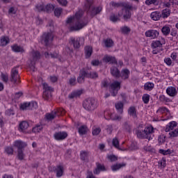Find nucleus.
<instances>
[{"label": "nucleus", "instance_id": "1", "mask_svg": "<svg viewBox=\"0 0 178 178\" xmlns=\"http://www.w3.org/2000/svg\"><path fill=\"white\" fill-rule=\"evenodd\" d=\"M94 0H86L85 3V9L86 10H88V13H89L92 17H94V16L98 15V13H100L101 10H102V8L101 7L95 8L92 6Z\"/></svg>", "mask_w": 178, "mask_h": 178}, {"label": "nucleus", "instance_id": "2", "mask_svg": "<svg viewBox=\"0 0 178 178\" xmlns=\"http://www.w3.org/2000/svg\"><path fill=\"white\" fill-rule=\"evenodd\" d=\"M154 133V127L150 126L146 127L144 130L136 131V135L138 138H143L147 140H151V134Z\"/></svg>", "mask_w": 178, "mask_h": 178}, {"label": "nucleus", "instance_id": "3", "mask_svg": "<svg viewBox=\"0 0 178 178\" xmlns=\"http://www.w3.org/2000/svg\"><path fill=\"white\" fill-rule=\"evenodd\" d=\"M83 106L86 111H95L97 108V100L93 98H88L84 100Z\"/></svg>", "mask_w": 178, "mask_h": 178}, {"label": "nucleus", "instance_id": "4", "mask_svg": "<svg viewBox=\"0 0 178 178\" xmlns=\"http://www.w3.org/2000/svg\"><path fill=\"white\" fill-rule=\"evenodd\" d=\"M54 33L52 32H46L44 33L41 37V42L44 44L45 47H48L54 41Z\"/></svg>", "mask_w": 178, "mask_h": 178}, {"label": "nucleus", "instance_id": "5", "mask_svg": "<svg viewBox=\"0 0 178 178\" xmlns=\"http://www.w3.org/2000/svg\"><path fill=\"white\" fill-rule=\"evenodd\" d=\"M66 111L63 108H58L51 111L50 113H47L45 118L47 120H54L56 116H62V115H65Z\"/></svg>", "mask_w": 178, "mask_h": 178}, {"label": "nucleus", "instance_id": "6", "mask_svg": "<svg viewBox=\"0 0 178 178\" xmlns=\"http://www.w3.org/2000/svg\"><path fill=\"white\" fill-rule=\"evenodd\" d=\"M19 66L15 67L11 70L10 81L13 84H19L20 83V75H19V70L17 68Z\"/></svg>", "mask_w": 178, "mask_h": 178}, {"label": "nucleus", "instance_id": "7", "mask_svg": "<svg viewBox=\"0 0 178 178\" xmlns=\"http://www.w3.org/2000/svg\"><path fill=\"white\" fill-rule=\"evenodd\" d=\"M42 87L44 90L42 97L44 99L47 101V99H49L52 97L51 93L54 92V88L47 83H43Z\"/></svg>", "mask_w": 178, "mask_h": 178}, {"label": "nucleus", "instance_id": "8", "mask_svg": "<svg viewBox=\"0 0 178 178\" xmlns=\"http://www.w3.org/2000/svg\"><path fill=\"white\" fill-rule=\"evenodd\" d=\"M88 24V19H84V20L78 21L75 25L70 26V31H79L83 27H86Z\"/></svg>", "mask_w": 178, "mask_h": 178}, {"label": "nucleus", "instance_id": "9", "mask_svg": "<svg viewBox=\"0 0 178 178\" xmlns=\"http://www.w3.org/2000/svg\"><path fill=\"white\" fill-rule=\"evenodd\" d=\"M49 171L54 172L56 177H62L63 176V166L62 165L49 167Z\"/></svg>", "mask_w": 178, "mask_h": 178}, {"label": "nucleus", "instance_id": "10", "mask_svg": "<svg viewBox=\"0 0 178 178\" xmlns=\"http://www.w3.org/2000/svg\"><path fill=\"white\" fill-rule=\"evenodd\" d=\"M40 59H41V54H40V51L33 50L31 52V62L33 63V65H35V62L40 60Z\"/></svg>", "mask_w": 178, "mask_h": 178}, {"label": "nucleus", "instance_id": "11", "mask_svg": "<svg viewBox=\"0 0 178 178\" xmlns=\"http://www.w3.org/2000/svg\"><path fill=\"white\" fill-rule=\"evenodd\" d=\"M122 16H123L124 20L127 22V20L131 18V13L129 10H124V8H122V13H118V17H122Z\"/></svg>", "mask_w": 178, "mask_h": 178}, {"label": "nucleus", "instance_id": "12", "mask_svg": "<svg viewBox=\"0 0 178 178\" xmlns=\"http://www.w3.org/2000/svg\"><path fill=\"white\" fill-rule=\"evenodd\" d=\"M86 74H87V71H86L85 69H82L80 70L79 76L77 78V82L79 84H83V83H84L85 79L86 77H87Z\"/></svg>", "mask_w": 178, "mask_h": 178}, {"label": "nucleus", "instance_id": "13", "mask_svg": "<svg viewBox=\"0 0 178 178\" xmlns=\"http://www.w3.org/2000/svg\"><path fill=\"white\" fill-rule=\"evenodd\" d=\"M103 62H105L106 63H110L112 65H118V60H116V58L112 56H104V57L103 58Z\"/></svg>", "mask_w": 178, "mask_h": 178}, {"label": "nucleus", "instance_id": "14", "mask_svg": "<svg viewBox=\"0 0 178 178\" xmlns=\"http://www.w3.org/2000/svg\"><path fill=\"white\" fill-rule=\"evenodd\" d=\"M14 147L17 148V151H22L23 148H26V147H27V143L22 140H15L14 142Z\"/></svg>", "mask_w": 178, "mask_h": 178}, {"label": "nucleus", "instance_id": "15", "mask_svg": "<svg viewBox=\"0 0 178 178\" xmlns=\"http://www.w3.org/2000/svg\"><path fill=\"white\" fill-rule=\"evenodd\" d=\"M54 137L55 140H57L58 141L60 140H65V138L67 137V133L65 131L56 132L54 135Z\"/></svg>", "mask_w": 178, "mask_h": 178}, {"label": "nucleus", "instance_id": "16", "mask_svg": "<svg viewBox=\"0 0 178 178\" xmlns=\"http://www.w3.org/2000/svg\"><path fill=\"white\" fill-rule=\"evenodd\" d=\"M81 38H78L75 39L74 38H71L70 40V44H72L75 49H79L80 48V41Z\"/></svg>", "mask_w": 178, "mask_h": 178}, {"label": "nucleus", "instance_id": "17", "mask_svg": "<svg viewBox=\"0 0 178 178\" xmlns=\"http://www.w3.org/2000/svg\"><path fill=\"white\" fill-rule=\"evenodd\" d=\"M145 35L147 37H150L151 38H158L159 36V32L156 30H149L145 32Z\"/></svg>", "mask_w": 178, "mask_h": 178}, {"label": "nucleus", "instance_id": "18", "mask_svg": "<svg viewBox=\"0 0 178 178\" xmlns=\"http://www.w3.org/2000/svg\"><path fill=\"white\" fill-rule=\"evenodd\" d=\"M29 122H27V121H22L19 123V131H22V133H27L26 130L29 129Z\"/></svg>", "mask_w": 178, "mask_h": 178}, {"label": "nucleus", "instance_id": "19", "mask_svg": "<svg viewBox=\"0 0 178 178\" xmlns=\"http://www.w3.org/2000/svg\"><path fill=\"white\" fill-rule=\"evenodd\" d=\"M111 73L112 76L116 79H119V77H120V71H119V69L116 67L113 66L111 67Z\"/></svg>", "mask_w": 178, "mask_h": 178}, {"label": "nucleus", "instance_id": "20", "mask_svg": "<svg viewBox=\"0 0 178 178\" xmlns=\"http://www.w3.org/2000/svg\"><path fill=\"white\" fill-rule=\"evenodd\" d=\"M84 49L86 58L88 59V58H91V56L92 55V47L86 46Z\"/></svg>", "mask_w": 178, "mask_h": 178}, {"label": "nucleus", "instance_id": "21", "mask_svg": "<svg viewBox=\"0 0 178 178\" xmlns=\"http://www.w3.org/2000/svg\"><path fill=\"white\" fill-rule=\"evenodd\" d=\"M128 113L134 119H137V110H136V107L131 106L128 110Z\"/></svg>", "mask_w": 178, "mask_h": 178}, {"label": "nucleus", "instance_id": "22", "mask_svg": "<svg viewBox=\"0 0 178 178\" xmlns=\"http://www.w3.org/2000/svg\"><path fill=\"white\" fill-rule=\"evenodd\" d=\"M130 76V71L128 69H124L121 71L120 77H122L124 80H127Z\"/></svg>", "mask_w": 178, "mask_h": 178}, {"label": "nucleus", "instance_id": "23", "mask_svg": "<svg viewBox=\"0 0 178 178\" xmlns=\"http://www.w3.org/2000/svg\"><path fill=\"white\" fill-rule=\"evenodd\" d=\"M124 106V104H123V102H118L115 103V109L118 111V113L122 115L123 113V107Z\"/></svg>", "mask_w": 178, "mask_h": 178}, {"label": "nucleus", "instance_id": "24", "mask_svg": "<svg viewBox=\"0 0 178 178\" xmlns=\"http://www.w3.org/2000/svg\"><path fill=\"white\" fill-rule=\"evenodd\" d=\"M166 92L168 95H170V97H175L177 94V91L174 87L168 88L166 90Z\"/></svg>", "mask_w": 178, "mask_h": 178}, {"label": "nucleus", "instance_id": "25", "mask_svg": "<svg viewBox=\"0 0 178 178\" xmlns=\"http://www.w3.org/2000/svg\"><path fill=\"white\" fill-rule=\"evenodd\" d=\"M161 13H159L158 11H155L151 13L150 17L152 19V20H159L161 19Z\"/></svg>", "mask_w": 178, "mask_h": 178}, {"label": "nucleus", "instance_id": "26", "mask_svg": "<svg viewBox=\"0 0 178 178\" xmlns=\"http://www.w3.org/2000/svg\"><path fill=\"white\" fill-rule=\"evenodd\" d=\"M81 161L88 162V152L81 151L80 154Z\"/></svg>", "mask_w": 178, "mask_h": 178}, {"label": "nucleus", "instance_id": "27", "mask_svg": "<svg viewBox=\"0 0 178 178\" xmlns=\"http://www.w3.org/2000/svg\"><path fill=\"white\" fill-rule=\"evenodd\" d=\"M124 166H126L125 163H117L115 165H113L111 167V169L113 172H116V170H119V169H121V168H124Z\"/></svg>", "mask_w": 178, "mask_h": 178}, {"label": "nucleus", "instance_id": "28", "mask_svg": "<svg viewBox=\"0 0 178 178\" xmlns=\"http://www.w3.org/2000/svg\"><path fill=\"white\" fill-rule=\"evenodd\" d=\"M81 94H83V92H81V90L74 92L68 95V98L70 99H73L74 98H77L78 97H80Z\"/></svg>", "mask_w": 178, "mask_h": 178}, {"label": "nucleus", "instance_id": "29", "mask_svg": "<svg viewBox=\"0 0 178 178\" xmlns=\"http://www.w3.org/2000/svg\"><path fill=\"white\" fill-rule=\"evenodd\" d=\"M111 90H120V82L115 81L110 85Z\"/></svg>", "mask_w": 178, "mask_h": 178}, {"label": "nucleus", "instance_id": "30", "mask_svg": "<svg viewBox=\"0 0 178 178\" xmlns=\"http://www.w3.org/2000/svg\"><path fill=\"white\" fill-rule=\"evenodd\" d=\"M11 48L14 52H24V49L17 44L13 45Z\"/></svg>", "mask_w": 178, "mask_h": 178}, {"label": "nucleus", "instance_id": "31", "mask_svg": "<svg viewBox=\"0 0 178 178\" xmlns=\"http://www.w3.org/2000/svg\"><path fill=\"white\" fill-rule=\"evenodd\" d=\"M151 46L154 49H156V48H162V43L159 40H156L152 42Z\"/></svg>", "mask_w": 178, "mask_h": 178}, {"label": "nucleus", "instance_id": "32", "mask_svg": "<svg viewBox=\"0 0 178 178\" xmlns=\"http://www.w3.org/2000/svg\"><path fill=\"white\" fill-rule=\"evenodd\" d=\"M86 77H88V79H97L98 74L94 72H86Z\"/></svg>", "mask_w": 178, "mask_h": 178}, {"label": "nucleus", "instance_id": "33", "mask_svg": "<svg viewBox=\"0 0 178 178\" xmlns=\"http://www.w3.org/2000/svg\"><path fill=\"white\" fill-rule=\"evenodd\" d=\"M121 8H124V10H133V6L127 3H122Z\"/></svg>", "mask_w": 178, "mask_h": 178}, {"label": "nucleus", "instance_id": "34", "mask_svg": "<svg viewBox=\"0 0 178 178\" xmlns=\"http://www.w3.org/2000/svg\"><path fill=\"white\" fill-rule=\"evenodd\" d=\"M169 138H175V137L178 136V129H175V130L172 129V131L169 132Z\"/></svg>", "mask_w": 178, "mask_h": 178}, {"label": "nucleus", "instance_id": "35", "mask_svg": "<svg viewBox=\"0 0 178 178\" xmlns=\"http://www.w3.org/2000/svg\"><path fill=\"white\" fill-rule=\"evenodd\" d=\"M79 133L81 136L87 134V127L82 125L79 128Z\"/></svg>", "mask_w": 178, "mask_h": 178}, {"label": "nucleus", "instance_id": "36", "mask_svg": "<svg viewBox=\"0 0 178 178\" xmlns=\"http://www.w3.org/2000/svg\"><path fill=\"white\" fill-rule=\"evenodd\" d=\"M104 44L106 48H111L113 46V40L112 39H106L104 41Z\"/></svg>", "mask_w": 178, "mask_h": 178}, {"label": "nucleus", "instance_id": "37", "mask_svg": "<svg viewBox=\"0 0 178 178\" xmlns=\"http://www.w3.org/2000/svg\"><path fill=\"white\" fill-rule=\"evenodd\" d=\"M9 43L8 38L3 37L0 39V47H5V45Z\"/></svg>", "mask_w": 178, "mask_h": 178}, {"label": "nucleus", "instance_id": "38", "mask_svg": "<svg viewBox=\"0 0 178 178\" xmlns=\"http://www.w3.org/2000/svg\"><path fill=\"white\" fill-rule=\"evenodd\" d=\"M1 79L3 83H8L9 81V75L7 73H1Z\"/></svg>", "mask_w": 178, "mask_h": 178}, {"label": "nucleus", "instance_id": "39", "mask_svg": "<svg viewBox=\"0 0 178 178\" xmlns=\"http://www.w3.org/2000/svg\"><path fill=\"white\" fill-rule=\"evenodd\" d=\"M154 85L153 83H145V86H144V88L145 90H149V91H151V90H152V88H154Z\"/></svg>", "mask_w": 178, "mask_h": 178}, {"label": "nucleus", "instance_id": "40", "mask_svg": "<svg viewBox=\"0 0 178 178\" xmlns=\"http://www.w3.org/2000/svg\"><path fill=\"white\" fill-rule=\"evenodd\" d=\"M161 31L164 35H169V33H170V28H169V26H163Z\"/></svg>", "mask_w": 178, "mask_h": 178}, {"label": "nucleus", "instance_id": "41", "mask_svg": "<svg viewBox=\"0 0 178 178\" xmlns=\"http://www.w3.org/2000/svg\"><path fill=\"white\" fill-rule=\"evenodd\" d=\"M29 104V111H33V109H37L38 104L35 102H31Z\"/></svg>", "mask_w": 178, "mask_h": 178}, {"label": "nucleus", "instance_id": "42", "mask_svg": "<svg viewBox=\"0 0 178 178\" xmlns=\"http://www.w3.org/2000/svg\"><path fill=\"white\" fill-rule=\"evenodd\" d=\"M123 127L126 131H128V133H130L131 131V126L130 124L127 122H125L123 124Z\"/></svg>", "mask_w": 178, "mask_h": 178}, {"label": "nucleus", "instance_id": "43", "mask_svg": "<svg viewBox=\"0 0 178 178\" xmlns=\"http://www.w3.org/2000/svg\"><path fill=\"white\" fill-rule=\"evenodd\" d=\"M20 109L22 111H30V106L29 103H24L21 104Z\"/></svg>", "mask_w": 178, "mask_h": 178}, {"label": "nucleus", "instance_id": "44", "mask_svg": "<svg viewBox=\"0 0 178 178\" xmlns=\"http://www.w3.org/2000/svg\"><path fill=\"white\" fill-rule=\"evenodd\" d=\"M162 16L163 18L169 17V16H170V10H169V9L163 10Z\"/></svg>", "mask_w": 178, "mask_h": 178}, {"label": "nucleus", "instance_id": "45", "mask_svg": "<svg viewBox=\"0 0 178 178\" xmlns=\"http://www.w3.org/2000/svg\"><path fill=\"white\" fill-rule=\"evenodd\" d=\"M17 158L19 161H23L24 159V153L23 150H17Z\"/></svg>", "mask_w": 178, "mask_h": 178}, {"label": "nucleus", "instance_id": "46", "mask_svg": "<svg viewBox=\"0 0 178 178\" xmlns=\"http://www.w3.org/2000/svg\"><path fill=\"white\" fill-rule=\"evenodd\" d=\"M55 7L54 6V5L51 4H47L45 7H44V10H46V12H47V13H49L51 11L54 10V8Z\"/></svg>", "mask_w": 178, "mask_h": 178}, {"label": "nucleus", "instance_id": "47", "mask_svg": "<svg viewBox=\"0 0 178 178\" xmlns=\"http://www.w3.org/2000/svg\"><path fill=\"white\" fill-rule=\"evenodd\" d=\"M35 8L38 12H45V6H44L43 4H38Z\"/></svg>", "mask_w": 178, "mask_h": 178}, {"label": "nucleus", "instance_id": "48", "mask_svg": "<svg viewBox=\"0 0 178 178\" xmlns=\"http://www.w3.org/2000/svg\"><path fill=\"white\" fill-rule=\"evenodd\" d=\"M42 130V125H38L33 128L32 131L33 133H40Z\"/></svg>", "mask_w": 178, "mask_h": 178}, {"label": "nucleus", "instance_id": "49", "mask_svg": "<svg viewBox=\"0 0 178 178\" xmlns=\"http://www.w3.org/2000/svg\"><path fill=\"white\" fill-rule=\"evenodd\" d=\"M121 31L122 34H129V33L131 31V29H130V28H129L128 26H124L121 28Z\"/></svg>", "mask_w": 178, "mask_h": 178}, {"label": "nucleus", "instance_id": "50", "mask_svg": "<svg viewBox=\"0 0 178 178\" xmlns=\"http://www.w3.org/2000/svg\"><path fill=\"white\" fill-rule=\"evenodd\" d=\"M142 99L144 104H148V102H149V95L148 94L143 95Z\"/></svg>", "mask_w": 178, "mask_h": 178}, {"label": "nucleus", "instance_id": "51", "mask_svg": "<svg viewBox=\"0 0 178 178\" xmlns=\"http://www.w3.org/2000/svg\"><path fill=\"white\" fill-rule=\"evenodd\" d=\"M63 12V9L59 8H56L54 10V15L56 16V17H59L60 16L61 13Z\"/></svg>", "mask_w": 178, "mask_h": 178}, {"label": "nucleus", "instance_id": "52", "mask_svg": "<svg viewBox=\"0 0 178 178\" xmlns=\"http://www.w3.org/2000/svg\"><path fill=\"white\" fill-rule=\"evenodd\" d=\"M5 152H6L8 155H13V148L11 147H6L5 148Z\"/></svg>", "mask_w": 178, "mask_h": 178}, {"label": "nucleus", "instance_id": "53", "mask_svg": "<svg viewBox=\"0 0 178 178\" xmlns=\"http://www.w3.org/2000/svg\"><path fill=\"white\" fill-rule=\"evenodd\" d=\"M159 153L162 154L163 155H170V154H172V152L169 149L167 150L160 149Z\"/></svg>", "mask_w": 178, "mask_h": 178}, {"label": "nucleus", "instance_id": "54", "mask_svg": "<svg viewBox=\"0 0 178 178\" xmlns=\"http://www.w3.org/2000/svg\"><path fill=\"white\" fill-rule=\"evenodd\" d=\"M92 133V136H98V134L101 133V128L97 127V128L93 129Z\"/></svg>", "mask_w": 178, "mask_h": 178}, {"label": "nucleus", "instance_id": "55", "mask_svg": "<svg viewBox=\"0 0 178 178\" xmlns=\"http://www.w3.org/2000/svg\"><path fill=\"white\" fill-rule=\"evenodd\" d=\"M165 111L169 112V109H168L166 107H160L157 110V113H165Z\"/></svg>", "mask_w": 178, "mask_h": 178}, {"label": "nucleus", "instance_id": "56", "mask_svg": "<svg viewBox=\"0 0 178 178\" xmlns=\"http://www.w3.org/2000/svg\"><path fill=\"white\" fill-rule=\"evenodd\" d=\"M110 4L113 8H122V3H115V1H111Z\"/></svg>", "mask_w": 178, "mask_h": 178}, {"label": "nucleus", "instance_id": "57", "mask_svg": "<svg viewBox=\"0 0 178 178\" xmlns=\"http://www.w3.org/2000/svg\"><path fill=\"white\" fill-rule=\"evenodd\" d=\"M112 144L115 148H119V140L116 138L113 139Z\"/></svg>", "mask_w": 178, "mask_h": 178}, {"label": "nucleus", "instance_id": "58", "mask_svg": "<svg viewBox=\"0 0 178 178\" xmlns=\"http://www.w3.org/2000/svg\"><path fill=\"white\" fill-rule=\"evenodd\" d=\"M156 2H158V0H146L145 3L146 5H156Z\"/></svg>", "mask_w": 178, "mask_h": 178}, {"label": "nucleus", "instance_id": "59", "mask_svg": "<svg viewBox=\"0 0 178 178\" xmlns=\"http://www.w3.org/2000/svg\"><path fill=\"white\" fill-rule=\"evenodd\" d=\"M158 141H159V143L160 145H161V144H163V143H165V136L161 135V136L159 137V138H158Z\"/></svg>", "mask_w": 178, "mask_h": 178}, {"label": "nucleus", "instance_id": "60", "mask_svg": "<svg viewBox=\"0 0 178 178\" xmlns=\"http://www.w3.org/2000/svg\"><path fill=\"white\" fill-rule=\"evenodd\" d=\"M108 159H109L111 162H116V161H118V156L115 155H110L108 156Z\"/></svg>", "mask_w": 178, "mask_h": 178}, {"label": "nucleus", "instance_id": "61", "mask_svg": "<svg viewBox=\"0 0 178 178\" xmlns=\"http://www.w3.org/2000/svg\"><path fill=\"white\" fill-rule=\"evenodd\" d=\"M168 125H169V127H170V129L173 130V129H175V127L177 126V122L175 121H172L168 124Z\"/></svg>", "mask_w": 178, "mask_h": 178}, {"label": "nucleus", "instance_id": "62", "mask_svg": "<svg viewBox=\"0 0 178 178\" xmlns=\"http://www.w3.org/2000/svg\"><path fill=\"white\" fill-rule=\"evenodd\" d=\"M69 84L70 86H74L76 84V76L70 79Z\"/></svg>", "mask_w": 178, "mask_h": 178}, {"label": "nucleus", "instance_id": "63", "mask_svg": "<svg viewBox=\"0 0 178 178\" xmlns=\"http://www.w3.org/2000/svg\"><path fill=\"white\" fill-rule=\"evenodd\" d=\"M111 119H112V120H121L122 117L120 115H111Z\"/></svg>", "mask_w": 178, "mask_h": 178}, {"label": "nucleus", "instance_id": "64", "mask_svg": "<svg viewBox=\"0 0 178 178\" xmlns=\"http://www.w3.org/2000/svg\"><path fill=\"white\" fill-rule=\"evenodd\" d=\"M83 16V10H79L75 14V17L79 20Z\"/></svg>", "mask_w": 178, "mask_h": 178}]
</instances>
